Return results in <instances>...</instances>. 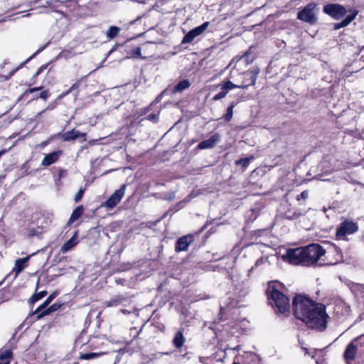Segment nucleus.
<instances>
[{"label": "nucleus", "mask_w": 364, "mask_h": 364, "mask_svg": "<svg viewBox=\"0 0 364 364\" xmlns=\"http://www.w3.org/2000/svg\"><path fill=\"white\" fill-rule=\"evenodd\" d=\"M328 318L326 306L314 302L305 295L297 294V319L309 328L323 331L327 327Z\"/></svg>", "instance_id": "nucleus-1"}, {"label": "nucleus", "mask_w": 364, "mask_h": 364, "mask_svg": "<svg viewBox=\"0 0 364 364\" xmlns=\"http://www.w3.org/2000/svg\"><path fill=\"white\" fill-rule=\"evenodd\" d=\"M287 289L280 282L271 281L268 282L266 295L268 304L274 310L277 314H282L285 317L290 313V299L286 295Z\"/></svg>", "instance_id": "nucleus-2"}, {"label": "nucleus", "mask_w": 364, "mask_h": 364, "mask_svg": "<svg viewBox=\"0 0 364 364\" xmlns=\"http://www.w3.org/2000/svg\"><path fill=\"white\" fill-rule=\"evenodd\" d=\"M326 250L318 244L297 248V264L303 266L323 265Z\"/></svg>", "instance_id": "nucleus-3"}, {"label": "nucleus", "mask_w": 364, "mask_h": 364, "mask_svg": "<svg viewBox=\"0 0 364 364\" xmlns=\"http://www.w3.org/2000/svg\"><path fill=\"white\" fill-rule=\"evenodd\" d=\"M260 73L258 66H254L251 69L240 73L237 80L238 88H247L255 85L256 80Z\"/></svg>", "instance_id": "nucleus-4"}, {"label": "nucleus", "mask_w": 364, "mask_h": 364, "mask_svg": "<svg viewBox=\"0 0 364 364\" xmlns=\"http://www.w3.org/2000/svg\"><path fill=\"white\" fill-rule=\"evenodd\" d=\"M268 234L269 230L267 228L257 229L245 233L242 240L243 246L247 247L253 245L260 244L259 238L267 236Z\"/></svg>", "instance_id": "nucleus-5"}, {"label": "nucleus", "mask_w": 364, "mask_h": 364, "mask_svg": "<svg viewBox=\"0 0 364 364\" xmlns=\"http://www.w3.org/2000/svg\"><path fill=\"white\" fill-rule=\"evenodd\" d=\"M343 261V255L338 247L333 245L326 250L323 259V265H335Z\"/></svg>", "instance_id": "nucleus-6"}, {"label": "nucleus", "mask_w": 364, "mask_h": 364, "mask_svg": "<svg viewBox=\"0 0 364 364\" xmlns=\"http://www.w3.org/2000/svg\"><path fill=\"white\" fill-rule=\"evenodd\" d=\"M358 230V225L351 220H345L340 224L336 231L337 240H346L348 235H352Z\"/></svg>", "instance_id": "nucleus-7"}, {"label": "nucleus", "mask_w": 364, "mask_h": 364, "mask_svg": "<svg viewBox=\"0 0 364 364\" xmlns=\"http://www.w3.org/2000/svg\"><path fill=\"white\" fill-rule=\"evenodd\" d=\"M204 229L203 227L199 231L188 234L179 237L175 244V252H186L188 250L189 245L194 241L195 236L198 235Z\"/></svg>", "instance_id": "nucleus-8"}, {"label": "nucleus", "mask_w": 364, "mask_h": 364, "mask_svg": "<svg viewBox=\"0 0 364 364\" xmlns=\"http://www.w3.org/2000/svg\"><path fill=\"white\" fill-rule=\"evenodd\" d=\"M126 189V185L123 184L121 187L116 190L109 198L102 203V206L105 207L107 209H112L116 207L122 200L124 196Z\"/></svg>", "instance_id": "nucleus-9"}, {"label": "nucleus", "mask_w": 364, "mask_h": 364, "mask_svg": "<svg viewBox=\"0 0 364 364\" xmlns=\"http://www.w3.org/2000/svg\"><path fill=\"white\" fill-rule=\"evenodd\" d=\"M315 9L316 4H309L304 9L297 14V18L310 24H314L317 20Z\"/></svg>", "instance_id": "nucleus-10"}, {"label": "nucleus", "mask_w": 364, "mask_h": 364, "mask_svg": "<svg viewBox=\"0 0 364 364\" xmlns=\"http://www.w3.org/2000/svg\"><path fill=\"white\" fill-rule=\"evenodd\" d=\"M323 11L333 19L341 18L346 14V8L338 4H328L323 6Z\"/></svg>", "instance_id": "nucleus-11"}, {"label": "nucleus", "mask_w": 364, "mask_h": 364, "mask_svg": "<svg viewBox=\"0 0 364 364\" xmlns=\"http://www.w3.org/2000/svg\"><path fill=\"white\" fill-rule=\"evenodd\" d=\"M358 343L364 344V334L357 337L347 346L343 354L344 359L347 363L354 360Z\"/></svg>", "instance_id": "nucleus-12"}, {"label": "nucleus", "mask_w": 364, "mask_h": 364, "mask_svg": "<svg viewBox=\"0 0 364 364\" xmlns=\"http://www.w3.org/2000/svg\"><path fill=\"white\" fill-rule=\"evenodd\" d=\"M208 25H209V22L205 21L200 26L191 29L190 31H188L184 36L181 43H191L194 40L195 38L200 36L205 31V29L208 28Z\"/></svg>", "instance_id": "nucleus-13"}, {"label": "nucleus", "mask_w": 364, "mask_h": 364, "mask_svg": "<svg viewBox=\"0 0 364 364\" xmlns=\"http://www.w3.org/2000/svg\"><path fill=\"white\" fill-rule=\"evenodd\" d=\"M60 138L63 141H75L78 138H82V141H85L87 134L85 132H80L79 130L73 129L70 131H68L63 133L59 134Z\"/></svg>", "instance_id": "nucleus-14"}, {"label": "nucleus", "mask_w": 364, "mask_h": 364, "mask_svg": "<svg viewBox=\"0 0 364 364\" xmlns=\"http://www.w3.org/2000/svg\"><path fill=\"white\" fill-rule=\"evenodd\" d=\"M220 139V135L219 133H215L209 139L200 141L197 145L198 149H212L219 142Z\"/></svg>", "instance_id": "nucleus-15"}, {"label": "nucleus", "mask_w": 364, "mask_h": 364, "mask_svg": "<svg viewBox=\"0 0 364 364\" xmlns=\"http://www.w3.org/2000/svg\"><path fill=\"white\" fill-rule=\"evenodd\" d=\"M63 154V151L62 150H58L46 154L41 161V166L48 167L55 164L59 160Z\"/></svg>", "instance_id": "nucleus-16"}, {"label": "nucleus", "mask_w": 364, "mask_h": 364, "mask_svg": "<svg viewBox=\"0 0 364 364\" xmlns=\"http://www.w3.org/2000/svg\"><path fill=\"white\" fill-rule=\"evenodd\" d=\"M282 249H279L282 259L284 262L296 264V248H284V252H282Z\"/></svg>", "instance_id": "nucleus-17"}, {"label": "nucleus", "mask_w": 364, "mask_h": 364, "mask_svg": "<svg viewBox=\"0 0 364 364\" xmlns=\"http://www.w3.org/2000/svg\"><path fill=\"white\" fill-rule=\"evenodd\" d=\"M142 121H144V119L139 118V115L134 112L132 114L126 117L124 127L129 132H131L134 128H136L139 125Z\"/></svg>", "instance_id": "nucleus-18"}, {"label": "nucleus", "mask_w": 364, "mask_h": 364, "mask_svg": "<svg viewBox=\"0 0 364 364\" xmlns=\"http://www.w3.org/2000/svg\"><path fill=\"white\" fill-rule=\"evenodd\" d=\"M184 328H181L177 332L175 333L173 340L172 345L177 350H181L186 343V338L183 335Z\"/></svg>", "instance_id": "nucleus-19"}, {"label": "nucleus", "mask_w": 364, "mask_h": 364, "mask_svg": "<svg viewBox=\"0 0 364 364\" xmlns=\"http://www.w3.org/2000/svg\"><path fill=\"white\" fill-rule=\"evenodd\" d=\"M128 301V297L123 295H114L109 299L108 301H105L103 303L105 307H113L117 306Z\"/></svg>", "instance_id": "nucleus-20"}, {"label": "nucleus", "mask_w": 364, "mask_h": 364, "mask_svg": "<svg viewBox=\"0 0 364 364\" xmlns=\"http://www.w3.org/2000/svg\"><path fill=\"white\" fill-rule=\"evenodd\" d=\"M78 232L75 231L72 237L65 242L60 247L61 253L64 254L72 250L78 243Z\"/></svg>", "instance_id": "nucleus-21"}, {"label": "nucleus", "mask_w": 364, "mask_h": 364, "mask_svg": "<svg viewBox=\"0 0 364 364\" xmlns=\"http://www.w3.org/2000/svg\"><path fill=\"white\" fill-rule=\"evenodd\" d=\"M255 59V55L252 54V47H250L249 49L245 51L242 55H236L232 61L239 62L240 60H244L246 65L251 64Z\"/></svg>", "instance_id": "nucleus-22"}, {"label": "nucleus", "mask_w": 364, "mask_h": 364, "mask_svg": "<svg viewBox=\"0 0 364 364\" xmlns=\"http://www.w3.org/2000/svg\"><path fill=\"white\" fill-rule=\"evenodd\" d=\"M81 82H82V79L77 80L68 90L64 91L61 94H60L58 97V99L61 100L70 93H73L75 98L76 99L79 95L78 89L80 87Z\"/></svg>", "instance_id": "nucleus-23"}, {"label": "nucleus", "mask_w": 364, "mask_h": 364, "mask_svg": "<svg viewBox=\"0 0 364 364\" xmlns=\"http://www.w3.org/2000/svg\"><path fill=\"white\" fill-rule=\"evenodd\" d=\"M44 48H45V46L39 48L31 57L28 58L26 61L22 63L21 64H20V65H18V67L13 68L11 71H9V73L7 75H0L1 80L4 82V81L9 80L20 68H21L24 65L25 63H26L31 58L35 56L37 53L42 51L44 49Z\"/></svg>", "instance_id": "nucleus-24"}, {"label": "nucleus", "mask_w": 364, "mask_h": 364, "mask_svg": "<svg viewBox=\"0 0 364 364\" xmlns=\"http://www.w3.org/2000/svg\"><path fill=\"white\" fill-rule=\"evenodd\" d=\"M31 256H27L23 258H19L15 261V266L13 269V272H16V274L21 273L24 268L27 266L26 263L29 260Z\"/></svg>", "instance_id": "nucleus-25"}, {"label": "nucleus", "mask_w": 364, "mask_h": 364, "mask_svg": "<svg viewBox=\"0 0 364 364\" xmlns=\"http://www.w3.org/2000/svg\"><path fill=\"white\" fill-rule=\"evenodd\" d=\"M358 14V11H353V13L350 15H348L343 21L340 23H335V29H340L349 25L355 18Z\"/></svg>", "instance_id": "nucleus-26"}, {"label": "nucleus", "mask_w": 364, "mask_h": 364, "mask_svg": "<svg viewBox=\"0 0 364 364\" xmlns=\"http://www.w3.org/2000/svg\"><path fill=\"white\" fill-rule=\"evenodd\" d=\"M83 212H84V207L82 205L77 206L72 212L71 215L68 220L67 225H70L72 223H73L75 221L78 220L83 214Z\"/></svg>", "instance_id": "nucleus-27"}, {"label": "nucleus", "mask_w": 364, "mask_h": 364, "mask_svg": "<svg viewBox=\"0 0 364 364\" xmlns=\"http://www.w3.org/2000/svg\"><path fill=\"white\" fill-rule=\"evenodd\" d=\"M127 55L126 58H142L145 59V57H143L141 53V48L137 46L130 50H125Z\"/></svg>", "instance_id": "nucleus-28"}, {"label": "nucleus", "mask_w": 364, "mask_h": 364, "mask_svg": "<svg viewBox=\"0 0 364 364\" xmlns=\"http://www.w3.org/2000/svg\"><path fill=\"white\" fill-rule=\"evenodd\" d=\"M191 85L188 80H183L179 81L173 87V93L181 92L188 89Z\"/></svg>", "instance_id": "nucleus-29"}, {"label": "nucleus", "mask_w": 364, "mask_h": 364, "mask_svg": "<svg viewBox=\"0 0 364 364\" xmlns=\"http://www.w3.org/2000/svg\"><path fill=\"white\" fill-rule=\"evenodd\" d=\"M237 102H232L230 106L228 107L226 112L223 116V119L225 122H229L231 121L233 116V109L237 105Z\"/></svg>", "instance_id": "nucleus-30"}, {"label": "nucleus", "mask_w": 364, "mask_h": 364, "mask_svg": "<svg viewBox=\"0 0 364 364\" xmlns=\"http://www.w3.org/2000/svg\"><path fill=\"white\" fill-rule=\"evenodd\" d=\"M121 30L122 29L120 27L115 26H110L106 33L107 38L109 40H112V39L114 38L119 34Z\"/></svg>", "instance_id": "nucleus-31"}, {"label": "nucleus", "mask_w": 364, "mask_h": 364, "mask_svg": "<svg viewBox=\"0 0 364 364\" xmlns=\"http://www.w3.org/2000/svg\"><path fill=\"white\" fill-rule=\"evenodd\" d=\"M61 306H62L61 304L55 303V304H52L51 306H50L49 307H48L46 310H44L39 315H38L37 317L38 318H41L43 317L44 316H46L52 312L57 311L58 309H59L60 308Z\"/></svg>", "instance_id": "nucleus-32"}, {"label": "nucleus", "mask_w": 364, "mask_h": 364, "mask_svg": "<svg viewBox=\"0 0 364 364\" xmlns=\"http://www.w3.org/2000/svg\"><path fill=\"white\" fill-rule=\"evenodd\" d=\"M253 159V156L246 158H241L235 161V165L240 166L242 168L246 169L250 165V161H252Z\"/></svg>", "instance_id": "nucleus-33"}, {"label": "nucleus", "mask_w": 364, "mask_h": 364, "mask_svg": "<svg viewBox=\"0 0 364 364\" xmlns=\"http://www.w3.org/2000/svg\"><path fill=\"white\" fill-rule=\"evenodd\" d=\"M47 291L43 290L37 293H35L29 299L30 304H33L37 302L38 300L43 299L44 296L47 295Z\"/></svg>", "instance_id": "nucleus-34"}, {"label": "nucleus", "mask_w": 364, "mask_h": 364, "mask_svg": "<svg viewBox=\"0 0 364 364\" xmlns=\"http://www.w3.org/2000/svg\"><path fill=\"white\" fill-rule=\"evenodd\" d=\"M43 233V228L41 227H37V228H31L28 230L27 236L28 237H33L34 236L41 237Z\"/></svg>", "instance_id": "nucleus-35"}, {"label": "nucleus", "mask_w": 364, "mask_h": 364, "mask_svg": "<svg viewBox=\"0 0 364 364\" xmlns=\"http://www.w3.org/2000/svg\"><path fill=\"white\" fill-rule=\"evenodd\" d=\"M43 89V86H40V87H31V88H28L26 90H25L23 92V93L21 95V97H19V100H23V99H26L28 98V95L33 92H35L36 91H39V90H41Z\"/></svg>", "instance_id": "nucleus-36"}, {"label": "nucleus", "mask_w": 364, "mask_h": 364, "mask_svg": "<svg viewBox=\"0 0 364 364\" xmlns=\"http://www.w3.org/2000/svg\"><path fill=\"white\" fill-rule=\"evenodd\" d=\"M50 96V93L48 90H45L41 91L38 95L33 96L31 99L29 100V102L37 100L38 98L43 99V100H47Z\"/></svg>", "instance_id": "nucleus-37"}, {"label": "nucleus", "mask_w": 364, "mask_h": 364, "mask_svg": "<svg viewBox=\"0 0 364 364\" xmlns=\"http://www.w3.org/2000/svg\"><path fill=\"white\" fill-rule=\"evenodd\" d=\"M100 355V353H81L79 356V359L80 360H92L98 358Z\"/></svg>", "instance_id": "nucleus-38"}, {"label": "nucleus", "mask_w": 364, "mask_h": 364, "mask_svg": "<svg viewBox=\"0 0 364 364\" xmlns=\"http://www.w3.org/2000/svg\"><path fill=\"white\" fill-rule=\"evenodd\" d=\"M141 331H142V327H141V328H140V329L136 332V334L134 336L133 339H132L131 341H129V342L127 343V345H126V346H125V347H124V350H126V351H127V352H128V353H129V352L132 353V352H134V351H137L138 350H139V347H137L136 349H135V348H134V349L131 350V349L129 348V346L132 344V343L135 339H136V338L139 337V333L141 332Z\"/></svg>", "instance_id": "nucleus-39"}, {"label": "nucleus", "mask_w": 364, "mask_h": 364, "mask_svg": "<svg viewBox=\"0 0 364 364\" xmlns=\"http://www.w3.org/2000/svg\"><path fill=\"white\" fill-rule=\"evenodd\" d=\"M12 357V352L11 350H4L0 352V360L5 362L6 360H9V359Z\"/></svg>", "instance_id": "nucleus-40"}, {"label": "nucleus", "mask_w": 364, "mask_h": 364, "mask_svg": "<svg viewBox=\"0 0 364 364\" xmlns=\"http://www.w3.org/2000/svg\"><path fill=\"white\" fill-rule=\"evenodd\" d=\"M233 88H238L237 84H234L230 80L224 82L221 85V90H225L228 92Z\"/></svg>", "instance_id": "nucleus-41"}, {"label": "nucleus", "mask_w": 364, "mask_h": 364, "mask_svg": "<svg viewBox=\"0 0 364 364\" xmlns=\"http://www.w3.org/2000/svg\"><path fill=\"white\" fill-rule=\"evenodd\" d=\"M233 88H238L237 84H234L230 80L224 82L221 85V90H225L228 92Z\"/></svg>", "instance_id": "nucleus-42"}, {"label": "nucleus", "mask_w": 364, "mask_h": 364, "mask_svg": "<svg viewBox=\"0 0 364 364\" xmlns=\"http://www.w3.org/2000/svg\"><path fill=\"white\" fill-rule=\"evenodd\" d=\"M301 349L304 353L305 355L308 354V355H311L312 358H314L318 353H321L322 352L321 350H318V349L308 350L305 347H301Z\"/></svg>", "instance_id": "nucleus-43"}, {"label": "nucleus", "mask_w": 364, "mask_h": 364, "mask_svg": "<svg viewBox=\"0 0 364 364\" xmlns=\"http://www.w3.org/2000/svg\"><path fill=\"white\" fill-rule=\"evenodd\" d=\"M151 109V105H150L143 109L137 110L135 112L137 115H139V118H143L142 117L146 115Z\"/></svg>", "instance_id": "nucleus-44"}, {"label": "nucleus", "mask_w": 364, "mask_h": 364, "mask_svg": "<svg viewBox=\"0 0 364 364\" xmlns=\"http://www.w3.org/2000/svg\"><path fill=\"white\" fill-rule=\"evenodd\" d=\"M49 304L50 303L45 300L44 302L34 311L33 314L39 315L41 313H42L44 310L47 309Z\"/></svg>", "instance_id": "nucleus-45"}, {"label": "nucleus", "mask_w": 364, "mask_h": 364, "mask_svg": "<svg viewBox=\"0 0 364 364\" xmlns=\"http://www.w3.org/2000/svg\"><path fill=\"white\" fill-rule=\"evenodd\" d=\"M142 119H144V120L147 119L149 121L156 123L159 120V114L151 113L150 114H148L146 117H143Z\"/></svg>", "instance_id": "nucleus-46"}, {"label": "nucleus", "mask_w": 364, "mask_h": 364, "mask_svg": "<svg viewBox=\"0 0 364 364\" xmlns=\"http://www.w3.org/2000/svg\"><path fill=\"white\" fill-rule=\"evenodd\" d=\"M84 192H85V189H83L82 188L78 191V192L75 196V203H78L80 200H81V199L83 196Z\"/></svg>", "instance_id": "nucleus-47"}, {"label": "nucleus", "mask_w": 364, "mask_h": 364, "mask_svg": "<svg viewBox=\"0 0 364 364\" xmlns=\"http://www.w3.org/2000/svg\"><path fill=\"white\" fill-rule=\"evenodd\" d=\"M264 262H265V259H264V257H261L260 258H259V259L255 262V265H254V266H252V267H251V269H250V271H252V270L254 269V268H256V267H257L258 266H260V265L263 264L264 263Z\"/></svg>", "instance_id": "nucleus-48"}, {"label": "nucleus", "mask_w": 364, "mask_h": 364, "mask_svg": "<svg viewBox=\"0 0 364 364\" xmlns=\"http://www.w3.org/2000/svg\"><path fill=\"white\" fill-rule=\"evenodd\" d=\"M58 295V292L57 291H55V292H53L52 294H50L48 297L47 299H46L48 303H51L52 301L56 297V296Z\"/></svg>", "instance_id": "nucleus-49"}, {"label": "nucleus", "mask_w": 364, "mask_h": 364, "mask_svg": "<svg viewBox=\"0 0 364 364\" xmlns=\"http://www.w3.org/2000/svg\"><path fill=\"white\" fill-rule=\"evenodd\" d=\"M66 174H67V171L66 170L63 169V168H59L58 169V178H59L65 177L66 176Z\"/></svg>", "instance_id": "nucleus-50"}, {"label": "nucleus", "mask_w": 364, "mask_h": 364, "mask_svg": "<svg viewBox=\"0 0 364 364\" xmlns=\"http://www.w3.org/2000/svg\"><path fill=\"white\" fill-rule=\"evenodd\" d=\"M48 67V65H41L38 69V70L36 71V73H35L34 76L33 77H36L38 76L40 73H41L45 69H46V68Z\"/></svg>", "instance_id": "nucleus-51"}, {"label": "nucleus", "mask_w": 364, "mask_h": 364, "mask_svg": "<svg viewBox=\"0 0 364 364\" xmlns=\"http://www.w3.org/2000/svg\"><path fill=\"white\" fill-rule=\"evenodd\" d=\"M292 312L294 316H296V295L292 297Z\"/></svg>", "instance_id": "nucleus-52"}, {"label": "nucleus", "mask_w": 364, "mask_h": 364, "mask_svg": "<svg viewBox=\"0 0 364 364\" xmlns=\"http://www.w3.org/2000/svg\"><path fill=\"white\" fill-rule=\"evenodd\" d=\"M309 196V193L308 191H303L301 195H300V197L302 199H306V198H308Z\"/></svg>", "instance_id": "nucleus-53"}, {"label": "nucleus", "mask_w": 364, "mask_h": 364, "mask_svg": "<svg viewBox=\"0 0 364 364\" xmlns=\"http://www.w3.org/2000/svg\"><path fill=\"white\" fill-rule=\"evenodd\" d=\"M122 46L121 44H115V45L112 47V48L109 50V53H111L114 52V50H117V48L118 46Z\"/></svg>", "instance_id": "nucleus-54"}, {"label": "nucleus", "mask_w": 364, "mask_h": 364, "mask_svg": "<svg viewBox=\"0 0 364 364\" xmlns=\"http://www.w3.org/2000/svg\"><path fill=\"white\" fill-rule=\"evenodd\" d=\"M9 150V149H1V150L0 151V158H1L3 155H4L6 153H7Z\"/></svg>", "instance_id": "nucleus-55"}, {"label": "nucleus", "mask_w": 364, "mask_h": 364, "mask_svg": "<svg viewBox=\"0 0 364 364\" xmlns=\"http://www.w3.org/2000/svg\"><path fill=\"white\" fill-rule=\"evenodd\" d=\"M218 95L220 97V98H224L226 95H225V92H219L218 93Z\"/></svg>", "instance_id": "nucleus-56"}, {"label": "nucleus", "mask_w": 364, "mask_h": 364, "mask_svg": "<svg viewBox=\"0 0 364 364\" xmlns=\"http://www.w3.org/2000/svg\"><path fill=\"white\" fill-rule=\"evenodd\" d=\"M220 97L218 95V94H216L215 95L213 96V100L214 101H217V100H220Z\"/></svg>", "instance_id": "nucleus-57"}, {"label": "nucleus", "mask_w": 364, "mask_h": 364, "mask_svg": "<svg viewBox=\"0 0 364 364\" xmlns=\"http://www.w3.org/2000/svg\"><path fill=\"white\" fill-rule=\"evenodd\" d=\"M121 312L123 313L124 314H129V311H127V309H121Z\"/></svg>", "instance_id": "nucleus-58"}, {"label": "nucleus", "mask_w": 364, "mask_h": 364, "mask_svg": "<svg viewBox=\"0 0 364 364\" xmlns=\"http://www.w3.org/2000/svg\"><path fill=\"white\" fill-rule=\"evenodd\" d=\"M0 364H10V360H6L5 362L0 363Z\"/></svg>", "instance_id": "nucleus-59"}, {"label": "nucleus", "mask_w": 364, "mask_h": 364, "mask_svg": "<svg viewBox=\"0 0 364 364\" xmlns=\"http://www.w3.org/2000/svg\"><path fill=\"white\" fill-rule=\"evenodd\" d=\"M316 363L317 364H322L321 360H318V359H316Z\"/></svg>", "instance_id": "nucleus-60"}, {"label": "nucleus", "mask_w": 364, "mask_h": 364, "mask_svg": "<svg viewBox=\"0 0 364 364\" xmlns=\"http://www.w3.org/2000/svg\"><path fill=\"white\" fill-rule=\"evenodd\" d=\"M220 91H222V92H225V95H227V94L228 93V91H226L225 90H221Z\"/></svg>", "instance_id": "nucleus-61"}, {"label": "nucleus", "mask_w": 364, "mask_h": 364, "mask_svg": "<svg viewBox=\"0 0 364 364\" xmlns=\"http://www.w3.org/2000/svg\"><path fill=\"white\" fill-rule=\"evenodd\" d=\"M232 364H241L239 362L234 361Z\"/></svg>", "instance_id": "nucleus-62"}, {"label": "nucleus", "mask_w": 364, "mask_h": 364, "mask_svg": "<svg viewBox=\"0 0 364 364\" xmlns=\"http://www.w3.org/2000/svg\"><path fill=\"white\" fill-rule=\"evenodd\" d=\"M2 284V282H0V285Z\"/></svg>", "instance_id": "nucleus-63"}]
</instances>
